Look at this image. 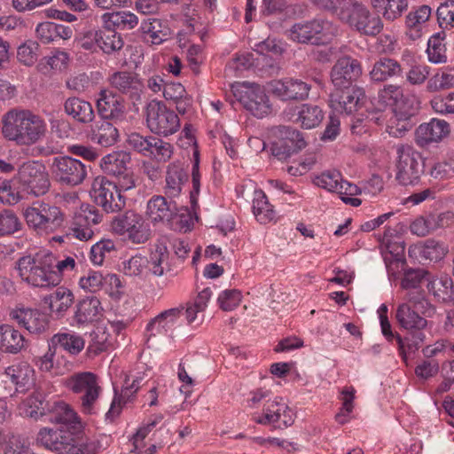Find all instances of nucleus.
<instances>
[{"mask_svg": "<svg viewBox=\"0 0 454 454\" xmlns=\"http://www.w3.org/2000/svg\"><path fill=\"white\" fill-rule=\"evenodd\" d=\"M436 308L420 292L415 290L405 293L403 301L398 305L395 311V319L400 327L409 332L408 336L402 338L395 334L398 349L403 358L406 357V351L415 352L424 343L426 335L423 330L427 327V317H432Z\"/></svg>", "mask_w": 454, "mask_h": 454, "instance_id": "f257e3e1", "label": "nucleus"}, {"mask_svg": "<svg viewBox=\"0 0 454 454\" xmlns=\"http://www.w3.org/2000/svg\"><path fill=\"white\" fill-rule=\"evenodd\" d=\"M2 132L5 138L19 145H31L46 134L44 120L30 110L12 109L2 118Z\"/></svg>", "mask_w": 454, "mask_h": 454, "instance_id": "f03ea898", "label": "nucleus"}, {"mask_svg": "<svg viewBox=\"0 0 454 454\" xmlns=\"http://www.w3.org/2000/svg\"><path fill=\"white\" fill-rule=\"evenodd\" d=\"M54 266L55 255L48 251L21 256L15 262L20 278L27 284L40 288L56 286L60 283Z\"/></svg>", "mask_w": 454, "mask_h": 454, "instance_id": "7ed1b4c3", "label": "nucleus"}, {"mask_svg": "<svg viewBox=\"0 0 454 454\" xmlns=\"http://www.w3.org/2000/svg\"><path fill=\"white\" fill-rule=\"evenodd\" d=\"M334 15L352 30L367 36H375L383 29L381 17L372 13L361 0H338Z\"/></svg>", "mask_w": 454, "mask_h": 454, "instance_id": "20e7f679", "label": "nucleus"}, {"mask_svg": "<svg viewBox=\"0 0 454 454\" xmlns=\"http://www.w3.org/2000/svg\"><path fill=\"white\" fill-rule=\"evenodd\" d=\"M36 441L58 454H97L99 448L97 441L77 442L71 432L63 429L43 427Z\"/></svg>", "mask_w": 454, "mask_h": 454, "instance_id": "39448f33", "label": "nucleus"}, {"mask_svg": "<svg viewBox=\"0 0 454 454\" xmlns=\"http://www.w3.org/2000/svg\"><path fill=\"white\" fill-rule=\"evenodd\" d=\"M64 386L78 395L83 413L91 414L102 391L98 376L90 372L73 373L64 380Z\"/></svg>", "mask_w": 454, "mask_h": 454, "instance_id": "423d86ee", "label": "nucleus"}, {"mask_svg": "<svg viewBox=\"0 0 454 454\" xmlns=\"http://www.w3.org/2000/svg\"><path fill=\"white\" fill-rule=\"evenodd\" d=\"M27 225L38 232L52 233L63 226L65 215L62 210L44 201H35L24 211Z\"/></svg>", "mask_w": 454, "mask_h": 454, "instance_id": "0eeeda50", "label": "nucleus"}, {"mask_svg": "<svg viewBox=\"0 0 454 454\" xmlns=\"http://www.w3.org/2000/svg\"><path fill=\"white\" fill-rule=\"evenodd\" d=\"M422 154L409 145L396 146L395 179L400 184L417 183L424 173Z\"/></svg>", "mask_w": 454, "mask_h": 454, "instance_id": "6e6552de", "label": "nucleus"}, {"mask_svg": "<svg viewBox=\"0 0 454 454\" xmlns=\"http://www.w3.org/2000/svg\"><path fill=\"white\" fill-rule=\"evenodd\" d=\"M146 125L150 131L158 136L168 137L180 128L177 114L162 101L152 100L146 106Z\"/></svg>", "mask_w": 454, "mask_h": 454, "instance_id": "1a4fd4ad", "label": "nucleus"}, {"mask_svg": "<svg viewBox=\"0 0 454 454\" xmlns=\"http://www.w3.org/2000/svg\"><path fill=\"white\" fill-rule=\"evenodd\" d=\"M125 192L119 186L118 182L111 181L106 176L94 179L90 195L94 202L106 213L121 211L126 204V198L121 194Z\"/></svg>", "mask_w": 454, "mask_h": 454, "instance_id": "9d476101", "label": "nucleus"}, {"mask_svg": "<svg viewBox=\"0 0 454 454\" xmlns=\"http://www.w3.org/2000/svg\"><path fill=\"white\" fill-rule=\"evenodd\" d=\"M18 180L22 191L35 197L46 194L51 186L46 168L38 160L24 162L18 170Z\"/></svg>", "mask_w": 454, "mask_h": 454, "instance_id": "9b49d317", "label": "nucleus"}, {"mask_svg": "<svg viewBox=\"0 0 454 454\" xmlns=\"http://www.w3.org/2000/svg\"><path fill=\"white\" fill-rule=\"evenodd\" d=\"M232 92L243 107L254 116L262 118L270 114L269 98L259 84L244 82L232 86Z\"/></svg>", "mask_w": 454, "mask_h": 454, "instance_id": "f8f14e48", "label": "nucleus"}, {"mask_svg": "<svg viewBox=\"0 0 454 454\" xmlns=\"http://www.w3.org/2000/svg\"><path fill=\"white\" fill-rule=\"evenodd\" d=\"M131 156L125 151L113 152L100 160V168L108 176L115 177L119 186L124 191L136 187L134 173L129 168Z\"/></svg>", "mask_w": 454, "mask_h": 454, "instance_id": "ddd939ff", "label": "nucleus"}, {"mask_svg": "<svg viewBox=\"0 0 454 454\" xmlns=\"http://www.w3.org/2000/svg\"><path fill=\"white\" fill-rule=\"evenodd\" d=\"M271 131L276 137L271 145V153L278 160H286L307 145L303 134L295 128L278 125L272 128Z\"/></svg>", "mask_w": 454, "mask_h": 454, "instance_id": "4468645a", "label": "nucleus"}, {"mask_svg": "<svg viewBox=\"0 0 454 454\" xmlns=\"http://www.w3.org/2000/svg\"><path fill=\"white\" fill-rule=\"evenodd\" d=\"M51 171L58 183L73 187L83 183L88 167L73 157L57 156L52 159Z\"/></svg>", "mask_w": 454, "mask_h": 454, "instance_id": "2eb2a0df", "label": "nucleus"}, {"mask_svg": "<svg viewBox=\"0 0 454 454\" xmlns=\"http://www.w3.org/2000/svg\"><path fill=\"white\" fill-rule=\"evenodd\" d=\"M111 226L115 233L127 235L134 244H143L150 236V231L143 217L131 210L114 217Z\"/></svg>", "mask_w": 454, "mask_h": 454, "instance_id": "dca6fc26", "label": "nucleus"}, {"mask_svg": "<svg viewBox=\"0 0 454 454\" xmlns=\"http://www.w3.org/2000/svg\"><path fill=\"white\" fill-rule=\"evenodd\" d=\"M364 98L365 93L362 88L349 85L347 88L335 89V91L330 94L329 106L337 113L350 114L357 111Z\"/></svg>", "mask_w": 454, "mask_h": 454, "instance_id": "f3484780", "label": "nucleus"}, {"mask_svg": "<svg viewBox=\"0 0 454 454\" xmlns=\"http://www.w3.org/2000/svg\"><path fill=\"white\" fill-rule=\"evenodd\" d=\"M327 20L314 19L294 24L286 32L289 39L298 43L319 44L324 31L329 27Z\"/></svg>", "mask_w": 454, "mask_h": 454, "instance_id": "a211bd4d", "label": "nucleus"}, {"mask_svg": "<svg viewBox=\"0 0 454 454\" xmlns=\"http://www.w3.org/2000/svg\"><path fill=\"white\" fill-rule=\"evenodd\" d=\"M362 74L361 63L350 56H342L337 59L331 70V80L335 89L352 85Z\"/></svg>", "mask_w": 454, "mask_h": 454, "instance_id": "6ab92c4d", "label": "nucleus"}, {"mask_svg": "<svg viewBox=\"0 0 454 454\" xmlns=\"http://www.w3.org/2000/svg\"><path fill=\"white\" fill-rule=\"evenodd\" d=\"M269 86L272 94L285 101L306 100L311 90L310 84L294 78L274 80L269 83Z\"/></svg>", "mask_w": 454, "mask_h": 454, "instance_id": "aec40b11", "label": "nucleus"}, {"mask_svg": "<svg viewBox=\"0 0 454 454\" xmlns=\"http://www.w3.org/2000/svg\"><path fill=\"white\" fill-rule=\"evenodd\" d=\"M106 81L110 89L127 95L134 106L141 101L144 85L136 74L127 71H115Z\"/></svg>", "mask_w": 454, "mask_h": 454, "instance_id": "412c9836", "label": "nucleus"}, {"mask_svg": "<svg viewBox=\"0 0 454 454\" xmlns=\"http://www.w3.org/2000/svg\"><path fill=\"white\" fill-rule=\"evenodd\" d=\"M96 106L98 114L105 120L121 119L125 114L123 98L109 88L99 90Z\"/></svg>", "mask_w": 454, "mask_h": 454, "instance_id": "4be33fe9", "label": "nucleus"}, {"mask_svg": "<svg viewBox=\"0 0 454 454\" xmlns=\"http://www.w3.org/2000/svg\"><path fill=\"white\" fill-rule=\"evenodd\" d=\"M10 316L20 326L31 333L40 334L49 327L47 316L38 309L17 308L11 311Z\"/></svg>", "mask_w": 454, "mask_h": 454, "instance_id": "5701e85b", "label": "nucleus"}, {"mask_svg": "<svg viewBox=\"0 0 454 454\" xmlns=\"http://www.w3.org/2000/svg\"><path fill=\"white\" fill-rule=\"evenodd\" d=\"M102 221V215L98 210L88 206L85 209L75 214L72 227L70 228V234L80 240H89L94 235L92 225H97Z\"/></svg>", "mask_w": 454, "mask_h": 454, "instance_id": "b1692460", "label": "nucleus"}, {"mask_svg": "<svg viewBox=\"0 0 454 454\" xmlns=\"http://www.w3.org/2000/svg\"><path fill=\"white\" fill-rule=\"evenodd\" d=\"M146 215L153 224H168L177 215V207L175 201L154 195L147 202Z\"/></svg>", "mask_w": 454, "mask_h": 454, "instance_id": "393cba45", "label": "nucleus"}, {"mask_svg": "<svg viewBox=\"0 0 454 454\" xmlns=\"http://www.w3.org/2000/svg\"><path fill=\"white\" fill-rule=\"evenodd\" d=\"M4 374L15 385L18 392L24 393L35 384V370L25 361H20L6 367Z\"/></svg>", "mask_w": 454, "mask_h": 454, "instance_id": "a878e982", "label": "nucleus"}, {"mask_svg": "<svg viewBox=\"0 0 454 454\" xmlns=\"http://www.w3.org/2000/svg\"><path fill=\"white\" fill-rule=\"evenodd\" d=\"M450 132V125L443 120L432 119L427 123L420 124L415 132V141L421 146L442 140Z\"/></svg>", "mask_w": 454, "mask_h": 454, "instance_id": "bb28decb", "label": "nucleus"}, {"mask_svg": "<svg viewBox=\"0 0 454 454\" xmlns=\"http://www.w3.org/2000/svg\"><path fill=\"white\" fill-rule=\"evenodd\" d=\"M183 309V307L166 309L151 319L145 328L147 340L152 337L168 334L181 317Z\"/></svg>", "mask_w": 454, "mask_h": 454, "instance_id": "cd10ccee", "label": "nucleus"}, {"mask_svg": "<svg viewBox=\"0 0 454 454\" xmlns=\"http://www.w3.org/2000/svg\"><path fill=\"white\" fill-rule=\"evenodd\" d=\"M101 302L96 296H88L75 305L74 320L78 325L97 321L102 311Z\"/></svg>", "mask_w": 454, "mask_h": 454, "instance_id": "c85d7f7f", "label": "nucleus"}, {"mask_svg": "<svg viewBox=\"0 0 454 454\" xmlns=\"http://www.w3.org/2000/svg\"><path fill=\"white\" fill-rule=\"evenodd\" d=\"M288 119L300 123L303 129H309L317 127L321 123L324 119V113L317 106L303 104L296 106Z\"/></svg>", "mask_w": 454, "mask_h": 454, "instance_id": "c756f323", "label": "nucleus"}, {"mask_svg": "<svg viewBox=\"0 0 454 454\" xmlns=\"http://www.w3.org/2000/svg\"><path fill=\"white\" fill-rule=\"evenodd\" d=\"M188 171L184 164L176 161L168 166L166 173L165 193L170 198L177 197L182 191L183 185L188 180Z\"/></svg>", "mask_w": 454, "mask_h": 454, "instance_id": "7c9ffc66", "label": "nucleus"}, {"mask_svg": "<svg viewBox=\"0 0 454 454\" xmlns=\"http://www.w3.org/2000/svg\"><path fill=\"white\" fill-rule=\"evenodd\" d=\"M73 293L64 287H58L53 293L43 297V301L58 318L62 317L74 303Z\"/></svg>", "mask_w": 454, "mask_h": 454, "instance_id": "2f4dec72", "label": "nucleus"}, {"mask_svg": "<svg viewBox=\"0 0 454 454\" xmlns=\"http://www.w3.org/2000/svg\"><path fill=\"white\" fill-rule=\"evenodd\" d=\"M432 13L430 6L423 4L411 11L405 16V35L411 40L416 41L422 35V25L427 22Z\"/></svg>", "mask_w": 454, "mask_h": 454, "instance_id": "473e14b6", "label": "nucleus"}, {"mask_svg": "<svg viewBox=\"0 0 454 454\" xmlns=\"http://www.w3.org/2000/svg\"><path fill=\"white\" fill-rule=\"evenodd\" d=\"M140 30L145 40L152 44H160L167 41L170 35V29L166 22L157 18L143 20Z\"/></svg>", "mask_w": 454, "mask_h": 454, "instance_id": "72a5a7b5", "label": "nucleus"}, {"mask_svg": "<svg viewBox=\"0 0 454 454\" xmlns=\"http://www.w3.org/2000/svg\"><path fill=\"white\" fill-rule=\"evenodd\" d=\"M65 113L79 123L87 124L94 120L95 114L90 102L77 98L71 97L64 102Z\"/></svg>", "mask_w": 454, "mask_h": 454, "instance_id": "f704fd0d", "label": "nucleus"}, {"mask_svg": "<svg viewBox=\"0 0 454 454\" xmlns=\"http://www.w3.org/2000/svg\"><path fill=\"white\" fill-rule=\"evenodd\" d=\"M371 7L387 21H395L408 10L409 0H370Z\"/></svg>", "mask_w": 454, "mask_h": 454, "instance_id": "c9c22d12", "label": "nucleus"}, {"mask_svg": "<svg viewBox=\"0 0 454 454\" xmlns=\"http://www.w3.org/2000/svg\"><path fill=\"white\" fill-rule=\"evenodd\" d=\"M50 421L76 428L80 424L76 412L63 401L51 402L48 411Z\"/></svg>", "mask_w": 454, "mask_h": 454, "instance_id": "e433bc0d", "label": "nucleus"}, {"mask_svg": "<svg viewBox=\"0 0 454 454\" xmlns=\"http://www.w3.org/2000/svg\"><path fill=\"white\" fill-rule=\"evenodd\" d=\"M401 73L402 67L397 60L382 57L373 64L370 71V78L373 82H382L389 78L400 75Z\"/></svg>", "mask_w": 454, "mask_h": 454, "instance_id": "4c0bfd02", "label": "nucleus"}, {"mask_svg": "<svg viewBox=\"0 0 454 454\" xmlns=\"http://www.w3.org/2000/svg\"><path fill=\"white\" fill-rule=\"evenodd\" d=\"M51 403L45 400L43 393L35 391L20 406V414L37 419L48 414Z\"/></svg>", "mask_w": 454, "mask_h": 454, "instance_id": "58836bf2", "label": "nucleus"}, {"mask_svg": "<svg viewBox=\"0 0 454 454\" xmlns=\"http://www.w3.org/2000/svg\"><path fill=\"white\" fill-rule=\"evenodd\" d=\"M51 348H62L72 356H76L84 348L85 340L82 336L75 333H59L51 339Z\"/></svg>", "mask_w": 454, "mask_h": 454, "instance_id": "ea45409f", "label": "nucleus"}, {"mask_svg": "<svg viewBox=\"0 0 454 454\" xmlns=\"http://www.w3.org/2000/svg\"><path fill=\"white\" fill-rule=\"evenodd\" d=\"M118 139V129L105 119L104 121L96 122L91 129V140L101 146H112Z\"/></svg>", "mask_w": 454, "mask_h": 454, "instance_id": "a19ab883", "label": "nucleus"}, {"mask_svg": "<svg viewBox=\"0 0 454 454\" xmlns=\"http://www.w3.org/2000/svg\"><path fill=\"white\" fill-rule=\"evenodd\" d=\"M24 347L23 335L9 325H0V351L17 354Z\"/></svg>", "mask_w": 454, "mask_h": 454, "instance_id": "79ce46f5", "label": "nucleus"}, {"mask_svg": "<svg viewBox=\"0 0 454 454\" xmlns=\"http://www.w3.org/2000/svg\"><path fill=\"white\" fill-rule=\"evenodd\" d=\"M427 287L439 302L454 305V284L451 278L444 276L430 280Z\"/></svg>", "mask_w": 454, "mask_h": 454, "instance_id": "37998d69", "label": "nucleus"}, {"mask_svg": "<svg viewBox=\"0 0 454 454\" xmlns=\"http://www.w3.org/2000/svg\"><path fill=\"white\" fill-rule=\"evenodd\" d=\"M101 19L107 28L111 27L114 30H130L138 24V18L130 12H106Z\"/></svg>", "mask_w": 454, "mask_h": 454, "instance_id": "c03bdc74", "label": "nucleus"}, {"mask_svg": "<svg viewBox=\"0 0 454 454\" xmlns=\"http://www.w3.org/2000/svg\"><path fill=\"white\" fill-rule=\"evenodd\" d=\"M98 35L99 49L107 55L120 51L124 46L121 35L111 27L107 28L105 25L104 29H98Z\"/></svg>", "mask_w": 454, "mask_h": 454, "instance_id": "a18cd8bd", "label": "nucleus"}, {"mask_svg": "<svg viewBox=\"0 0 454 454\" xmlns=\"http://www.w3.org/2000/svg\"><path fill=\"white\" fill-rule=\"evenodd\" d=\"M174 153V146L161 138L152 136L150 138L147 153L145 157H148L156 162H167L170 160Z\"/></svg>", "mask_w": 454, "mask_h": 454, "instance_id": "49530a36", "label": "nucleus"}, {"mask_svg": "<svg viewBox=\"0 0 454 454\" xmlns=\"http://www.w3.org/2000/svg\"><path fill=\"white\" fill-rule=\"evenodd\" d=\"M403 96V89L394 84H387L380 90L375 98V109L384 112L388 106L395 107L399 98Z\"/></svg>", "mask_w": 454, "mask_h": 454, "instance_id": "de8ad7c7", "label": "nucleus"}, {"mask_svg": "<svg viewBox=\"0 0 454 454\" xmlns=\"http://www.w3.org/2000/svg\"><path fill=\"white\" fill-rule=\"evenodd\" d=\"M253 212L261 223H270L275 217L273 207L269 203L262 190L254 191L253 199Z\"/></svg>", "mask_w": 454, "mask_h": 454, "instance_id": "09e8293b", "label": "nucleus"}, {"mask_svg": "<svg viewBox=\"0 0 454 454\" xmlns=\"http://www.w3.org/2000/svg\"><path fill=\"white\" fill-rule=\"evenodd\" d=\"M285 409H286V404L282 402V398L277 397L271 402H267L262 416L254 417V420L261 425L278 423L280 421L281 412Z\"/></svg>", "mask_w": 454, "mask_h": 454, "instance_id": "8fccbe9b", "label": "nucleus"}, {"mask_svg": "<svg viewBox=\"0 0 454 454\" xmlns=\"http://www.w3.org/2000/svg\"><path fill=\"white\" fill-rule=\"evenodd\" d=\"M446 33L441 31L434 34L427 42V54L428 59L433 63H442L446 61V48L444 40Z\"/></svg>", "mask_w": 454, "mask_h": 454, "instance_id": "3c124183", "label": "nucleus"}, {"mask_svg": "<svg viewBox=\"0 0 454 454\" xmlns=\"http://www.w3.org/2000/svg\"><path fill=\"white\" fill-rule=\"evenodd\" d=\"M424 280L430 281L428 279V272L427 270L424 269H410L405 271L401 286L406 290V293H411V291L415 290L426 295L425 291L419 288V285Z\"/></svg>", "mask_w": 454, "mask_h": 454, "instance_id": "603ef678", "label": "nucleus"}, {"mask_svg": "<svg viewBox=\"0 0 454 454\" xmlns=\"http://www.w3.org/2000/svg\"><path fill=\"white\" fill-rule=\"evenodd\" d=\"M21 228L22 223L13 210L4 209L0 212V237L12 235Z\"/></svg>", "mask_w": 454, "mask_h": 454, "instance_id": "864d4df0", "label": "nucleus"}, {"mask_svg": "<svg viewBox=\"0 0 454 454\" xmlns=\"http://www.w3.org/2000/svg\"><path fill=\"white\" fill-rule=\"evenodd\" d=\"M454 87V70H445L433 75L427 83L429 92H436Z\"/></svg>", "mask_w": 454, "mask_h": 454, "instance_id": "5fc2aeb1", "label": "nucleus"}, {"mask_svg": "<svg viewBox=\"0 0 454 454\" xmlns=\"http://www.w3.org/2000/svg\"><path fill=\"white\" fill-rule=\"evenodd\" d=\"M141 380H134L130 386L126 387L122 391L120 396H115L111 403V407L109 411L106 412V419H113L115 418L121 411V403L127 402L129 397L136 393L140 387Z\"/></svg>", "mask_w": 454, "mask_h": 454, "instance_id": "6e6d98bb", "label": "nucleus"}, {"mask_svg": "<svg viewBox=\"0 0 454 454\" xmlns=\"http://www.w3.org/2000/svg\"><path fill=\"white\" fill-rule=\"evenodd\" d=\"M122 271L126 276L142 277L147 272L149 261L146 257L135 255L122 262Z\"/></svg>", "mask_w": 454, "mask_h": 454, "instance_id": "4d7b16f0", "label": "nucleus"}, {"mask_svg": "<svg viewBox=\"0 0 454 454\" xmlns=\"http://www.w3.org/2000/svg\"><path fill=\"white\" fill-rule=\"evenodd\" d=\"M39 44L33 40H27L19 46L17 58L25 66L34 65L38 59Z\"/></svg>", "mask_w": 454, "mask_h": 454, "instance_id": "13d9d810", "label": "nucleus"}, {"mask_svg": "<svg viewBox=\"0 0 454 454\" xmlns=\"http://www.w3.org/2000/svg\"><path fill=\"white\" fill-rule=\"evenodd\" d=\"M355 389L353 387H344L341 391L340 400L342 406L340 411L335 415V419L339 424L348 422L347 417L352 412L354 408Z\"/></svg>", "mask_w": 454, "mask_h": 454, "instance_id": "bf43d9fd", "label": "nucleus"}, {"mask_svg": "<svg viewBox=\"0 0 454 454\" xmlns=\"http://www.w3.org/2000/svg\"><path fill=\"white\" fill-rule=\"evenodd\" d=\"M418 109V102L415 98H409L403 95L393 108V112L398 120L406 121L415 115Z\"/></svg>", "mask_w": 454, "mask_h": 454, "instance_id": "052dcab7", "label": "nucleus"}, {"mask_svg": "<svg viewBox=\"0 0 454 454\" xmlns=\"http://www.w3.org/2000/svg\"><path fill=\"white\" fill-rule=\"evenodd\" d=\"M168 253L164 246H157L152 252L147 270L154 276L160 277L164 273L163 263L167 261Z\"/></svg>", "mask_w": 454, "mask_h": 454, "instance_id": "680f3d73", "label": "nucleus"}, {"mask_svg": "<svg viewBox=\"0 0 454 454\" xmlns=\"http://www.w3.org/2000/svg\"><path fill=\"white\" fill-rule=\"evenodd\" d=\"M115 250L114 242L111 239H104L97 242L90 248V260L96 265H101L107 254Z\"/></svg>", "mask_w": 454, "mask_h": 454, "instance_id": "e2e57ef3", "label": "nucleus"}, {"mask_svg": "<svg viewBox=\"0 0 454 454\" xmlns=\"http://www.w3.org/2000/svg\"><path fill=\"white\" fill-rule=\"evenodd\" d=\"M430 105L435 113L441 114H454V92H450L447 95L434 96Z\"/></svg>", "mask_w": 454, "mask_h": 454, "instance_id": "0e129e2a", "label": "nucleus"}, {"mask_svg": "<svg viewBox=\"0 0 454 454\" xmlns=\"http://www.w3.org/2000/svg\"><path fill=\"white\" fill-rule=\"evenodd\" d=\"M343 179L339 172H324L316 179V184L319 187L328 190L329 192H338L341 189Z\"/></svg>", "mask_w": 454, "mask_h": 454, "instance_id": "69168bd1", "label": "nucleus"}, {"mask_svg": "<svg viewBox=\"0 0 454 454\" xmlns=\"http://www.w3.org/2000/svg\"><path fill=\"white\" fill-rule=\"evenodd\" d=\"M437 20L441 27H452L454 25V1L442 3L436 10Z\"/></svg>", "mask_w": 454, "mask_h": 454, "instance_id": "338daca9", "label": "nucleus"}, {"mask_svg": "<svg viewBox=\"0 0 454 454\" xmlns=\"http://www.w3.org/2000/svg\"><path fill=\"white\" fill-rule=\"evenodd\" d=\"M241 293L237 289L223 291L218 296L220 308L224 311H230L238 307L241 301Z\"/></svg>", "mask_w": 454, "mask_h": 454, "instance_id": "774afa93", "label": "nucleus"}]
</instances>
